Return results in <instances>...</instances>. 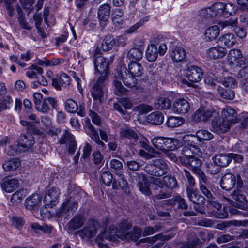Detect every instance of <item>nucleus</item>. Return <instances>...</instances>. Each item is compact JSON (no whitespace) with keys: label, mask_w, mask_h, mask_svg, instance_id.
Listing matches in <instances>:
<instances>
[{"label":"nucleus","mask_w":248,"mask_h":248,"mask_svg":"<svg viewBox=\"0 0 248 248\" xmlns=\"http://www.w3.org/2000/svg\"><path fill=\"white\" fill-rule=\"evenodd\" d=\"M236 183L237 190H234L232 192L231 194L232 198L239 202L244 203L246 198L242 191L243 183L240 175H238L236 178L232 173L225 174L221 180L220 186L222 189L225 190H230L233 187Z\"/></svg>","instance_id":"f257e3e1"},{"label":"nucleus","mask_w":248,"mask_h":248,"mask_svg":"<svg viewBox=\"0 0 248 248\" xmlns=\"http://www.w3.org/2000/svg\"><path fill=\"white\" fill-rule=\"evenodd\" d=\"M102 223V226H100L98 220L90 219L87 221L85 226L78 231V234L82 238H92L96 235L99 228H102V230H105L108 224V219L106 217L103 218Z\"/></svg>","instance_id":"f03ea898"},{"label":"nucleus","mask_w":248,"mask_h":248,"mask_svg":"<svg viewBox=\"0 0 248 248\" xmlns=\"http://www.w3.org/2000/svg\"><path fill=\"white\" fill-rule=\"evenodd\" d=\"M219 109L217 107H200L192 115V120L196 122L206 123L212 118L218 116Z\"/></svg>","instance_id":"7ed1b4c3"},{"label":"nucleus","mask_w":248,"mask_h":248,"mask_svg":"<svg viewBox=\"0 0 248 248\" xmlns=\"http://www.w3.org/2000/svg\"><path fill=\"white\" fill-rule=\"evenodd\" d=\"M169 170V167L163 159L158 158L151 163L147 164L144 167L145 171L149 174L161 177L166 174Z\"/></svg>","instance_id":"20e7f679"},{"label":"nucleus","mask_w":248,"mask_h":248,"mask_svg":"<svg viewBox=\"0 0 248 248\" xmlns=\"http://www.w3.org/2000/svg\"><path fill=\"white\" fill-rule=\"evenodd\" d=\"M156 40L155 39L154 42L148 46L145 51L146 58L150 62H155L159 55H164L167 49L165 44L162 43L157 46L156 44L158 39L156 38Z\"/></svg>","instance_id":"39448f33"},{"label":"nucleus","mask_w":248,"mask_h":248,"mask_svg":"<svg viewBox=\"0 0 248 248\" xmlns=\"http://www.w3.org/2000/svg\"><path fill=\"white\" fill-rule=\"evenodd\" d=\"M95 71L99 73L101 75L106 74L109 65L108 59L101 56V51L97 47L94 51L93 57Z\"/></svg>","instance_id":"423d86ee"},{"label":"nucleus","mask_w":248,"mask_h":248,"mask_svg":"<svg viewBox=\"0 0 248 248\" xmlns=\"http://www.w3.org/2000/svg\"><path fill=\"white\" fill-rule=\"evenodd\" d=\"M114 77L116 79H122L124 84L129 88L136 87L137 84L135 76L130 74L125 66H121L114 73Z\"/></svg>","instance_id":"0eeeda50"},{"label":"nucleus","mask_w":248,"mask_h":248,"mask_svg":"<svg viewBox=\"0 0 248 248\" xmlns=\"http://www.w3.org/2000/svg\"><path fill=\"white\" fill-rule=\"evenodd\" d=\"M108 77L106 74L100 75L91 89L92 96L96 102L101 103V99L105 90L106 81L108 80Z\"/></svg>","instance_id":"6e6552de"},{"label":"nucleus","mask_w":248,"mask_h":248,"mask_svg":"<svg viewBox=\"0 0 248 248\" xmlns=\"http://www.w3.org/2000/svg\"><path fill=\"white\" fill-rule=\"evenodd\" d=\"M78 203L69 199L65 200L56 211V216L58 217H67L73 215L78 209Z\"/></svg>","instance_id":"1a4fd4ad"},{"label":"nucleus","mask_w":248,"mask_h":248,"mask_svg":"<svg viewBox=\"0 0 248 248\" xmlns=\"http://www.w3.org/2000/svg\"><path fill=\"white\" fill-rule=\"evenodd\" d=\"M131 223L128 220L124 219L118 223L117 227L113 225L110 226L107 232L110 231V234L113 235V238L116 240L117 238L122 239V235H127V231L131 229Z\"/></svg>","instance_id":"9d476101"},{"label":"nucleus","mask_w":248,"mask_h":248,"mask_svg":"<svg viewBox=\"0 0 248 248\" xmlns=\"http://www.w3.org/2000/svg\"><path fill=\"white\" fill-rule=\"evenodd\" d=\"M149 182L151 184L155 185L161 188L166 187L173 189L177 187L176 178L171 175H166L162 178L150 177Z\"/></svg>","instance_id":"9b49d317"},{"label":"nucleus","mask_w":248,"mask_h":248,"mask_svg":"<svg viewBox=\"0 0 248 248\" xmlns=\"http://www.w3.org/2000/svg\"><path fill=\"white\" fill-rule=\"evenodd\" d=\"M213 8L216 13L217 17H227L234 13V6L231 3L216 2L213 4Z\"/></svg>","instance_id":"f8f14e48"},{"label":"nucleus","mask_w":248,"mask_h":248,"mask_svg":"<svg viewBox=\"0 0 248 248\" xmlns=\"http://www.w3.org/2000/svg\"><path fill=\"white\" fill-rule=\"evenodd\" d=\"M190 139V141H185L184 140V136H183V141L185 145L181 150V154L186 158V160L192 156L195 155L199 151L198 148L199 144L198 142H192Z\"/></svg>","instance_id":"ddd939ff"},{"label":"nucleus","mask_w":248,"mask_h":248,"mask_svg":"<svg viewBox=\"0 0 248 248\" xmlns=\"http://www.w3.org/2000/svg\"><path fill=\"white\" fill-rule=\"evenodd\" d=\"M213 135L209 131L206 130H200L197 132L196 136L189 135H184L185 141H190L189 139H192L190 141L192 142H198L200 144L202 140H210L213 138Z\"/></svg>","instance_id":"4468645a"},{"label":"nucleus","mask_w":248,"mask_h":248,"mask_svg":"<svg viewBox=\"0 0 248 248\" xmlns=\"http://www.w3.org/2000/svg\"><path fill=\"white\" fill-rule=\"evenodd\" d=\"M230 123L223 118L214 119L212 122V130L217 134L227 132L230 128Z\"/></svg>","instance_id":"2eb2a0df"},{"label":"nucleus","mask_w":248,"mask_h":248,"mask_svg":"<svg viewBox=\"0 0 248 248\" xmlns=\"http://www.w3.org/2000/svg\"><path fill=\"white\" fill-rule=\"evenodd\" d=\"M120 136L122 139H127L130 140L131 143L135 145L141 138V135L134 129L126 127L122 128L120 131Z\"/></svg>","instance_id":"dca6fc26"},{"label":"nucleus","mask_w":248,"mask_h":248,"mask_svg":"<svg viewBox=\"0 0 248 248\" xmlns=\"http://www.w3.org/2000/svg\"><path fill=\"white\" fill-rule=\"evenodd\" d=\"M186 74L188 80L193 83L200 81L202 78V71L197 66H188L186 69Z\"/></svg>","instance_id":"f3484780"},{"label":"nucleus","mask_w":248,"mask_h":248,"mask_svg":"<svg viewBox=\"0 0 248 248\" xmlns=\"http://www.w3.org/2000/svg\"><path fill=\"white\" fill-rule=\"evenodd\" d=\"M151 142L155 148L162 152L170 150V138L157 136L153 138Z\"/></svg>","instance_id":"a211bd4d"},{"label":"nucleus","mask_w":248,"mask_h":248,"mask_svg":"<svg viewBox=\"0 0 248 248\" xmlns=\"http://www.w3.org/2000/svg\"><path fill=\"white\" fill-rule=\"evenodd\" d=\"M199 188L201 192L209 200H212L213 196L210 191L211 185L210 181L206 175L198 177Z\"/></svg>","instance_id":"6ab92c4d"},{"label":"nucleus","mask_w":248,"mask_h":248,"mask_svg":"<svg viewBox=\"0 0 248 248\" xmlns=\"http://www.w3.org/2000/svg\"><path fill=\"white\" fill-rule=\"evenodd\" d=\"M190 109L189 103L184 99H177L173 104V110L174 112L185 114L188 113Z\"/></svg>","instance_id":"aec40b11"},{"label":"nucleus","mask_w":248,"mask_h":248,"mask_svg":"<svg viewBox=\"0 0 248 248\" xmlns=\"http://www.w3.org/2000/svg\"><path fill=\"white\" fill-rule=\"evenodd\" d=\"M60 193V190L58 187H52L46 191L44 200L48 204L55 205L58 202Z\"/></svg>","instance_id":"412c9836"},{"label":"nucleus","mask_w":248,"mask_h":248,"mask_svg":"<svg viewBox=\"0 0 248 248\" xmlns=\"http://www.w3.org/2000/svg\"><path fill=\"white\" fill-rule=\"evenodd\" d=\"M186 192L187 196L191 202L197 205H203L204 204L205 199L197 190L192 188L186 187Z\"/></svg>","instance_id":"4be33fe9"},{"label":"nucleus","mask_w":248,"mask_h":248,"mask_svg":"<svg viewBox=\"0 0 248 248\" xmlns=\"http://www.w3.org/2000/svg\"><path fill=\"white\" fill-rule=\"evenodd\" d=\"M52 85L57 90H61L62 87H66L70 85V78L62 73L59 78H52Z\"/></svg>","instance_id":"5701e85b"},{"label":"nucleus","mask_w":248,"mask_h":248,"mask_svg":"<svg viewBox=\"0 0 248 248\" xmlns=\"http://www.w3.org/2000/svg\"><path fill=\"white\" fill-rule=\"evenodd\" d=\"M42 197L36 193H33L26 198L25 206L26 209L32 210L38 208L41 204Z\"/></svg>","instance_id":"b1692460"},{"label":"nucleus","mask_w":248,"mask_h":248,"mask_svg":"<svg viewBox=\"0 0 248 248\" xmlns=\"http://www.w3.org/2000/svg\"><path fill=\"white\" fill-rule=\"evenodd\" d=\"M113 236L110 234V231L106 232L105 230H102L96 237L95 242L99 248H108V244H104L103 242L104 240L115 241L116 239L113 238Z\"/></svg>","instance_id":"393cba45"},{"label":"nucleus","mask_w":248,"mask_h":248,"mask_svg":"<svg viewBox=\"0 0 248 248\" xmlns=\"http://www.w3.org/2000/svg\"><path fill=\"white\" fill-rule=\"evenodd\" d=\"M19 186V181L16 178L7 177L3 179L1 183L2 189L7 193H11Z\"/></svg>","instance_id":"a878e982"},{"label":"nucleus","mask_w":248,"mask_h":248,"mask_svg":"<svg viewBox=\"0 0 248 248\" xmlns=\"http://www.w3.org/2000/svg\"><path fill=\"white\" fill-rule=\"evenodd\" d=\"M222 118L228 121L231 124L238 122L237 113L235 110L229 106L226 107L221 111Z\"/></svg>","instance_id":"bb28decb"},{"label":"nucleus","mask_w":248,"mask_h":248,"mask_svg":"<svg viewBox=\"0 0 248 248\" xmlns=\"http://www.w3.org/2000/svg\"><path fill=\"white\" fill-rule=\"evenodd\" d=\"M187 164L191 167V170L197 175L198 177L205 175L200 169L202 164V161L195 157V155L192 156L187 160Z\"/></svg>","instance_id":"cd10ccee"},{"label":"nucleus","mask_w":248,"mask_h":248,"mask_svg":"<svg viewBox=\"0 0 248 248\" xmlns=\"http://www.w3.org/2000/svg\"><path fill=\"white\" fill-rule=\"evenodd\" d=\"M34 143V137L29 133L21 135L18 140V146L25 149L31 148Z\"/></svg>","instance_id":"c85d7f7f"},{"label":"nucleus","mask_w":248,"mask_h":248,"mask_svg":"<svg viewBox=\"0 0 248 248\" xmlns=\"http://www.w3.org/2000/svg\"><path fill=\"white\" fill-rule=\"evenodd\" d=\"M206 53L211 59H218L223 58L226 55L227 50L224 47L217 46L207 49Z\"/></svg>","instance_id":"c756f323"},{"label":"nucleus","mask_w":248,"mask_h":248,"mask_svg":"<svg viewBox=\"0 0 248 248\" xmlns=\"http://www.w3.org/2000/svg\"><path fill=\"white\" fill-rule=\"evenodd\" d=\"M241 52L240 49L236 48L231 49L229 50L227 55V62L231 67H236Z\"/></svg>","instance_id":"7c9ffc66"},{"label":"nucleus","mask_w":248,"mask_h":248,"mask_svg":"<svg viewBox=\"0 0 248 248\" xmlns=\"http://www.w3.org/2000/svg\"><path fill=\"white\" fill-rule=\"evenodd\" d=\"M212 160L220 168L227 166L231 162V158L229 155V154L216 155L212 158Z\"/></svg>","instance_id":"2f4dec72"},{"label":"nucleus","mask_w":248,"mask_h":248,"mask_svg":"<svg viewBox=\"0 0 248 248\" xmlns=\"http://www.w3.org/2000/svg\"><path fill=\"white\" fill-rule=\"evenodd\" d=\"M84 218L83 216L76 215L68 222V228L70 231H73L80 228L84 224Z\"/></svg>","instance_id":"473e14b6"},{"label":"nucleus","mask_w":248,"mask_h":248,"mask_svg":"<svg viewBox=\"0 0 248 248\" xmlns=\"http://www.w3.org/2000/svg\"><path fill=\"white\" fill-rule=\"evenodd\" d=\"M220 31V28L217 25L209 27L204 32L205 38L207 41L214 40L218 36Z\"/></svg>","instance_id":"72a5a7b5"},{"label":"nucleus","mask_w":248,"mask_h":248,"mask_svg":"<svg viewBox=\"0 0 248 248\" xmlns=\"http://www.w3.org/2000/svg\"><path fill=\"white\" fill-rule=\"evenodd\" d=\"M110 6L105 3L99 6L98 9V17L102 21H107L109 17Z\"/></svg>","instance_id":"f704fd0d"},{"label":"nucleus","mask_w":248,"mask_h":248,"mask_svg":"<svg viewBox=\"0 0 248 248\" xmlns=\"http://www.w3.org/2000/svg\"><path fill=\"white\" fill-rule=\"evenodd\" d=\"M86 130H89L88 134L91 139L98 145L100 146L103 149L104 148L105 144L102 141L99 137L97 131L95 130L94 126L91 124H89L86 126Z\"/></svg>","instance_id":"c9c22d12"},{"label":"nucleus","mask_w":248,"mask_h":248,"mask_svg":"<svg viewBox=\"0 0 248 248\" xmlns=\"http://www.w3.org/2000/svg\"><path fill=\"white\" fill-rule=\"evenodd\" d=\"M164 121L163 114L159 111H155L150 114L147 117V122L155 125H160Z\"/></svg>","instance_id":"e433bc0d"},{"label":"nucleus","mask_w":248,"mask_h":248,"mask_svg":"<svg viewBox=\"0 0 248 248\" xmlns=\"http://www.w3.org/2000/svg\"><path fill=\"white\" fill-rule=\"evenodd\" d=\"M143 50L141 48L134 47L129 49L127 57L132 62H135L140 61L143 57Z\"/></svg>","instance_id":"4c0bfd02"},{"label":"nucleus","mask_w":248,"mask_h":248,"mask_svg":"<svg viewBox=\"0 0 248 248\" xmlns=\"http://www.w3.org/2000/svg\"><path fill=\"white\" fill-rule=\"evenodd\" d=\"M186 55L185 50L181 47H176L172 49L170 54L171 59L176 62L182 61L185 58Z\"/></svg>","instance_id":"58836bf2"},{"label":"nucleus","mask_w":248,"mask_h":248,"mask_svg":"<svg viewBox=\"0 0 248 248\" xmlns=\"http://www.w3.org/2000/svg\"><path fill=\"white\" fill-rule=\"evenodd\" d=\"M127 71L130 74L137 77H141L144 72V69L141 64L136 62H131L129 63Z\"/></svg>","instance_id":"ea45409f"},{"label":"nucleus","mask_w":248,"mask_h":248,"mask_svg":"<svg viewBox=\"0 0 248 248\" xmlns=\"http://www.w3.org/2000/svg\"><path fill=\"white\" fill-rule=\"evenodd\" d=\"M141 232L142 231L140 228L135 227L132 231L128 232L127 235H122L121 236L122 240H132L136 241L141 236Z\"/></svg>","instance_id":"a19ab883"},{"label":"nucleus","mask_w":248,"mask_h":248,"mask_svg":"<svg viewBox=\"0 0 248 248\" xmlns=\"http://www.w3.org/2000/svg\"><path fill=\"white\" fill-rule=\"evenodd\" d=\"M20 165V162L17 158H12L6 160L2 164L3 169L6 171L14 170L18 168Z\"/></svg>","instance_id":"79ce46f5"},{"label":"nucleus","mask_w":248,"mask_h":248,"mask_svg":"<svg viewBox=\"0 0 248 248\" xmlns=\"http://www.w3.org/2000/svg\"><path fill=\"white\" fill-rule=\"evenodd\" d=\"M239 78H243L242 80V89L248 93V67L241 69L238 74Z\"/></svg>","instance_id":"37998d69"},{"label":"nucleus","mask_w":248,"mask_h":248,"mask_svg":"<svg viewBox=\"0 0 248 248\" xmlns=\"http://www.w3.org/2000/svg\"><path fill=\"white\" fill-rule=\"evenodd\" d=\"M109 166L111 170L117 176H122L123 172V166L122 163L116 159L110 160Z\"/></svg>","instance_id":"c03bdc74"},{"label":"nucleus","mask_w":248,"mask_h":248,"mask_svg":"<svg viewBox=\"0 0 248 248\" xmlns=\"http://www.w3.org/2000/svg\"><path fill=\"white\" fill-rule=\"evenodd\" d=\"M124 19V11L120 8H115L112 12V20L114 24L119 25Z\"/></svg>","instance_id":"a18cd8bd"},{"label":"nucleus","mask_w":248,"mask_h":248,"mask_svg":"<svg viewBox=\"0 0 248 248\" xmlns=\"http://www.w3.org/2000/svg\"><path fill=\"white\" fill-rule=\"evenodd\" d=\"M115 45V38L110 35H108L105 37L102 42L101 48L103 51H108L112 49Z\"/></svg>","instance_id":"49530a36"},{"label":"nucleus","mask_w":248,"mask_h":248,"mask_svg":"<svg viewBox=\"0 0 248 248\" xmlns=\"http://www.w3.org/2000/svg\"><path fill=\"white\" fill-rule=\"evenodd\" d=\"M220 41L228 47L232 46L236 43V38L232 33H227L222 35L220 38Z\"/></svg>","instance_id":"de8ad7c7"},{"label":"nucleus","mask_w":248,"mask_h":248,"mask_svg":"<svg viewBox=\"0 0 248 248\" xmlns=\"http://www.w3.org/2000/svg\"><path fill=\"white\" fill-rule=\"evenodd\" d=\"M155 104L157 109H167L171 107V102L167 98L160 97L155 100Z\"/></svg>","instance_id":"09e8293b"},{"label":"nucleus","mask_w":248,"mask_h":248,"mask_svg":"<svg viewBox=\"0 0 248 248\" xmlns=\"http://www.w3.org/2000/svg\"><path fill=\"white\" fill-rule=\"evenodd\" d=\"M31 227L33 233H37L40 231L49 234L52 231V227L47 225H40L38 223L34 222L31 224Z\"/></svg>","instance_id":"8fccbe9b"},{"label":"nucleus","mask_w":248,"mask_h":248,"mask_svg":"<svg viewBox=\"0 0 248 248\" xmlns=\"http://www.w3.org/2000/svg\"><path fill=\"white\" fill-rule=\"evenodd\" d=\"M118 182L116 180H114L112 183V188L114 189H117L119 187L123 189H126L128 186V183L126 180L125 179L124 176L122 172V176H118Z\"/></svg>","instance_id":"3c124183"},{"label":"nucleus","mask_w":248,"mask_h":248,"mask_svg":"<svg viewBox=\"0 0 248 248\" xmlns=\"http://www.w3.org/2000/svg\"><path fill=\"white\" fill-rule=\"evenodd\" d=\"M184 122V119L182 117L170 116L168 119L166 124L169 127H175L180 126Z\"/></svg>","instance_id":"603ef678"},{"label":"nucleus","mask_w":248,"mask_h":248,"mask_svg":"<svg viewBox=\"0 0 248 248\" xmlns=\"http://www.w3.org/2000/svg\"><path fill=\"white\" fill-rule=\"evenodd\" d=\"M118 79L113 81L114 93L117 95H122L126 94L127 89L124 87L121 81L117 80Z\"/></svg>","instance_id":"864d4df0"},{"label":"nucleus","mask_w":248,"mask_h":248,"mask_svg":"<svg viewBox=\"0 0 248 248\" xmlns=\"http://www.w3.org/2000/svg\"><path fill=\"white\" fill-rule=\"evenodd\" d=\"M150 177L149 178L148 182L143 178L142 181H140L139 183L138 186L139 190L145 195L149 196L151 194V191L149 188V184H151L149 181Z\"/></svg>","instance_id":"5fc2aeb1"},{"label":"nucleus","mask_w":248,"mask_h":248,"mask_svg":"<svg viewBox=\"0 0 248 248\" xmlns=\"http://www.w3.org/2000/svg\"><path fill=\"white\" fill-rule=\"evenodd\" d=\"M35 109L43 113H47L50 110V108L47 105L45 98L35 105Z\"/></svg>","instance_id":"6e6d98bb"},{"label":"nucleus","mask_w":248,"mask_h":248,"mask_svg":"<svg viewBox=\"0 0 248 248\" xmlns=\"http://www.w3.org/2000/svg\"><path fill=\"white\" fill-rule=\"evenodd\" d=\"M75 140L74 136L68 130H64L59 139V143L61 144L68 143Z\"/></svg>","instance_id":"4d7b16f0"},{"label":"nucleus","mask_w":248,"mask_h":248,"mask_svg":"<svg viewBox=\"0 0 248 248\" xmlns=\"http://www.w3.org/2000/svg\"><path fill=\"white\" fill-rule=\"evenodd\" d=\"M26 195V190L22 189L17 190L13 194L11 199V202L13 203L20 202Z\"/></svg>","instance_id":"13d9d810"},{"label":"nucleus","mask_w":248,"mask_h":248,"mask_svg":"<svg viewBox=\"0 0 248 248\" xmlns=\"http://www.w3.org/2000/svg\"><path fill=\"white\" fill-rule=\"evenodd\" d=\"M65 108L66 110L69 113H74L78 110V106L77 103L72 99H67L65 103Z\"/></svg>","instance_id":"bf43d9fd"},{"label":"nucleus","mask_w":248,"mask_h":248,"mask_svg":"<svg viewBox=\"0 0 248 248\" xmlns=\"http://www.w3.org/2000/svg\"><path fill=\"white\" fill-rule=\"evenodd\" d=\"M221 83L226 87L233 88L237 86L235 79L231 76L224 77L221 80Z\"/></svg>","instance_id":"052dcab7"},{"label":"nucleus","mask_w":248,"mask_h":248,"mask_svg":"<svg viewBox=\"0 0 248 248\" xmlns=\"http://www.w3.org/2000/svg\"><path fill=\"white\" fill-rule=\"evenodd\" d=\"M152 110V107L150 105L147 104H140L134 107L133 110L137 112L139 114H144L148 113Z\"/></svg>","instance_id":"680f3d73"},{"label":"nucleus","mask_w":248,"mask_h":248,"mask_svg":"<svg viewBox=\"0 0 248 248\" xmlns=\"http://www.w3.org/2000/svg\"><path fill=\"white\" fill-rule=\"evenodd\" d=\"M213 7V4L209 7L202 9L201 12V15L205 18L217 17L216 13Z\"/></svg>","instance_id":"e2e57ef3"},{"label":"nucleus","mask_w":248,"mask_h":248,"mask_svg":"<svg viewBox=\"0 0 248 248\" xmlns=\"http://www.w3.org/2000/svg\"><path fill=\"white\" fill-rule=\"evenodd\" d=\"M170 140L171 141L170 143V150H176L180 147L185 145L183 141V137H182V140L171 138H170Z\"/></svg>","instance_id":"0e129e2a"},{"label":"nucleus","mask_w":248,"mask_h":248,"mask_svg":"<svg viewBox=\"0 0 248 248\" xmlns=\"http://www.w3.org/2000/svg\"><path fill=\"white\" fill-rule=\"evenodd\" d=\"M101 179L103 183L106 186H110L113 180L112 174L107 171L102 172Z\"/></svg>","instance_id":"69168bd1"},{"label":"nucleus","mask_w":248,"mask_h":248,"mask_svg":"<svg viewBox=\"0 0 248 248\" xmlns=\"http://www.w3.org/2000/svg\"><path fill=\"white\" fill-rule=\"evenodd\" d=\"M138 142H139V144L141 147L145 149L149 152L151 153H155L156 152L153 148L149 145L148 140L146 139H145L142 136L141 138H140V140L138 141Z\"/></svg>","instance_id":"338daca9"},{"label":"nucleus","mask_w":248,"mask_h":248,"mask_svg":"<svg viewBox=\"0 0 248 248\" xmlns=\"http://www.w3.org/2000/svg\"><path fill=\"white\" fill-rule=\"evenodd\" d=\"M207 170L211 174H216L220 171V167L213 161L207 164Z\"/></svg>","instance_id":"774afa93"}]
</instances>
